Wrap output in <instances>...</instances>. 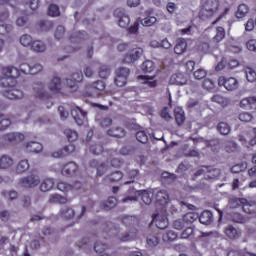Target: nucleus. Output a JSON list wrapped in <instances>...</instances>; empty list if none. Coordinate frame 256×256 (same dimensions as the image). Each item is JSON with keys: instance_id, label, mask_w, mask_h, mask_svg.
Here are the masks:
<instances>
[{"instance_id": "19", "label": "nucleus", "mask_w": 256, "mask_h": 256, "mask_svg": "<svg viewBox=\"0 0 256 256\" xmlns=\"http://www.w3.org/2000/svg\"><path fill=\"white\" fill-rule=\"evenodd\" d=\"M240 107L243 109H256V97L250 96L242 99L240 102Z\"/></svg>"}, {"instance_id": "23", "label": "nucleus", "mask_w": 256, "mask_h": 256, "mask_svg": "<svg viewBox=\"0 0 256 256\" xmlns=\"http://www.w3.org/2000/svg\"><path fill=\"white\" fill-rule=\"evenodd\" d=\"M146 243L148 247H157L161 243V236L157 233L149 234L146 238Z\"/></svg>"}, {"instance_id": "14", "label": "nucleus", "mask_w": 256, "mask_h": 256, "mask_svg": "<svg viewBox=\"0 0 256 256\" xmlns=\"http://www.w3.org/2000/svg\"><path fill=\"white\" fill-rule=\"evenodd\" d=\"M34 97L37 99H47L49 98V93L45 90V84L37 83L33 86Z\"/></svg>"}, {"instance_id": "31", "label": "nucleus", "mask_w": 256, "mask_h": 256, "mask_svg": "<svg viewBox=\"0 0 256 256\" xmlns=\"http://www.w3.org/2000/svg\"><path fill=\"white\" fill-rule=\"evenodd\" d=\"M26 149L29 153H41L43 145L39 142H30L26 145Z\"/></svg>"}, {"instance_id": "12", "label": "nucleus", "mask_w": 256, "mask_h": 256, "mask_svg": "<svg viewBox=\"0 0 256 256\" xmlns=\"http://www.w3.org/2000/svg\"><path fill=\"white\" fill-rule=\"evenodd\" d=\"M2 74L4 75L5 79L3 81H7L9 83V79H19L21 72L19 69L10 66L2 69Z\"/></svg>"}, {"instance_id": "4", "label": "nucleus", "mask_w": 256, "mask_h": 256, "mask_svg": "<svg viewBox=\"0 0 256 256\" xmlns=\"http://www.w3.org/2000/svg\"><path fill=\"white\" fill-rule=\"evenodd\" d=\"M21 187H24V189H33L41 183V178H39L38 175L31 174L29 176H26L19 181Z\"/></svg>"}, {"instance_id": "64", "label": "nucleus", "mask_w": 256, "mask_h": 256, "mask_svg": "<svg viewBox=\"0 0 256 256\" xmlns=\"http://www.w3.org/2000/svg\"><path fill=\"white\" fill-rule=\"evenodd\" d=\"M246 47L249 51H256V39H250L246 43Z\"/></svg>"}, {"instance_id": "48", "label": "nucleus", "mask_w": 256, "mask_h": 256, "mask_svg": "<svg viewBox=\"0 0 256 256\" xmlns=\"http://www.w3.org/2000/svg\"><path fill=\"white\" fill-rule=\"evenodd\" d=\"M155 69V64L153 61L147 60L142 64V71L144 73H151Z\"/></svg>"}, {"instance_id": "11", "label": "nucleus", "mask_w": 256, "mask_h": 256, "mask_svg": "<svg viewBox=\"0 0 256 256\" xmlns=\"http://www.w3.org/2000/svg\"><path fill=\"white\" fill-rule=\"evenodd\" d=\"M65 88V82L60 77H54L48 83V89L52 93H61Z\"/></svg>"}, {"instance_id": "49", "label": "nucleus", "mask_w": 256, "mask_h": 256, "mask_svg": "<svg viewBox=\"0 0 256 256\" xmlns=\"http://www.w3.org/2000/svg\"><path fill=\"white\" fill-rule=\"evenodd\" d=\"M246 79L249 81V83H254L256 81V72L252 68H246Z\"/></svg>"}, {"instance_id": "5", "label": "nucleus", "mask_w": 256, "mask_h": 256, "mask_svg": "<svg viewBox=\"0 0 256 256\" xmlns=\"http://www.w3.org/2000/svg\"><path fill=\"white\" fill-rule=\"evenodd\" d=\"M114 16L118 19L119 27H121L122 29H127V27H129V23H131V18L124 9H116L114 11Z\"/></svg>"}, {"instance_id": "21", "label": "nucleus", "mask_w": 256, "mask_h": 256, "mask_svg": "<svg viewBox=\"0 0 256 256\" xmlns=\"http://www.w3.org/2000/svg\"><path fill=\"white\" fill-rule=\"evenodd\" d=\"M186 51H187V40L180 38L174 47V53H176V55H183V53H185Z\"/></svg>"}, {"instance_id": "20", "label": "nucleus", "mask_w": 256, "mask_h": 256, "mask_svg": "<svg viewBox=\"0 0 256 256\" xmlns=\"http://www.w3.org/2000/svg\"><path fill=\"white\" fill-rule=\"evenodd\" d=\"M139 81H141L142 85H147L148 87H157V80H155V76L149 75H140L138 76Z\"/></svg>"}, {"instance_id": "36", "label": "nucleus", "mask_w": 256, "mask_h": 256, "mask_svg": "<svg viewBox=\"0 0 256 256\" xmlns=\"http://www.w3.org/2000/svg\"><path fill=\"white\" fill-rule=\"evenodd\" d=\"M248 13H249V7L245 4H240L236 12V17L237 19H243V17H245V15H247Z\"/></svg>"}, {"instance_id": "45", "label": "nucleus", "mask_w": 256, "mask_h": 256, "mask_svg": "<svg viewBox=\"0 0 256 256\" xmlns=\"http://www.w3.org/2000/svg\"><path fill=\"white\" fill-rule=\"evenodd\" d=\"M109 171H111V168L106 163H100L97 166V175L99 177L105 175V173H109Z\"/></svg>"}, {"instance_id": "54", "label": "nucleus", "mask_w": 256, "mask_h": 256, "mask_svg": "<svg viewBox=\"0 0 256 256\" xmlns=\"http://www.w3.org/2000/svg\"><path fill=\"white\" fill-rule=\"evenodd\" d=\"M136 139L139 141V143H147L149 141V137L145 131H138L136 133Z\"/></svg>"}, {"instance_id": "52", "label": "nucleus", "mask_w": 256, "mask_h": 256, "mask_svg": "<svg viewBox=\"0 0 256 256\" xmlns=\"http://www.w3.org/2000/svg\"><path fill=\"white\" fill-rule=\"evenodd\" d=\"M60 13L61 12L59 11V6H57L55 4H52L49 6L48 15L50 17H59Z\"/></svg>"}, {"instance_id": "38", "label": "nucleus", "mask_w": 256, "mask_h": 256, "mask_svg": "<svg viewBox=\"0 0 256 256\" xmlns=\"http://www.w3.org/2000/svg\"><path fill=\"white\" fill-rule=\"evenodd\" d=\"M193 77L197 81H201V79L207 77V70H205V68H198L193 72Z\"/></svg>"}, {"instance_id": "32", "label": "nucleus", "mask_w": 256, "mask_h": 256, "mask_svg": "<svg viewBox=\"0 0 256 256\" xmlns=\"http://www.w3.org/2000/svg\"><path fill=\"white\" fill-rule=\"evenodd\" d=\"M219 175H221V170L213 168L211 166H207V171L205 175L206 179H217L219 178Z\"/></svg>"}, {"instance_id": "16", "label": "nucleus", "mask_w": 256, "mask_h": 256, "mask_svg": "<svg viewBox=\"0 0 256 256\" xmlns=\"http://www.w3.org/2000/svg\"><path fill=\"white\" fill-rule=\"evenodd\" d=\"M171 85H187V76L183 72H177L170 77Z\"/></svg>"}, {"instance_id": "28", "label": "nucleus", "mask_w": 256, "mask_h": 256, "mask_svg": "<svg viewBox=\"0 0 256 256\" xmlns=\"http://www.w3.org/2000/svg\"><path fill=\"white\" fill-rule=\"evenodd\" d=\"M107 135L120 139L121 137H125V130L122 127H113L107 131Z\"/></svg>"}, {"instance_id": "61", "label": "nucleus", "mask_w": 256, "mask_h": 256, "mask_svg": "<svg viewBox=\"0 0 256 256\" xmlns=\"http://www.w3.org/2000/svg\"><path fill=\"white\" fill-rule=\"evenodd\" d=\"M4 137H5L6 141H10V143H11L13 141H17L19 139V137H21V134L11 132V133L6 134Z\"/></svg>"}, {"instance_id": "13", "label": "nucleus", "mask_w": 256, "mask_h": 256, "mask_svg": "<svg viewBox=\"0 0 256 256\" xmlns=\"http://www.w3.org/2000/svg\"><path fill=\"white\" fill-rule=\"evenodd\" d=\"M83 81V73L81 71L74 72L71 79H66V84L69 89L75 91L77 89V83Z\"/></svg>"}, {"instance_id": "26", "label": "nucleus", "mask_w": 256, "mask_h": 256, "mask_svg": "<svg viewBox=\"0 0 256 256\" xmlns=\"http://www.w3.org/2000/svg\"><path fill=\"white\" fill-rule=\"evenodd\" d=\"M174 117L177 125H183L185 123V111H183V108L176 107L174 109Z\"/></svg>"}, {"instance_id": "42", "label": "nucleus", "mask_w": 256, "mask_h": 256, "mask_svg": "<svg viewBox=\"0 0 256 256\" xmlns=\"http://www.w3.org/2000/svg\"><path fill=\"white\" fill-rule=\"evenodd\" d=\"M224 149L226 153H235V151L238 149V146L237 143L233 141H226L224 143Z\"/></svg>"}, {"instance_id": "47", "label": "nucleus", "mask_w": 256, "mask_h": 256, "mask_svg": "<svg viewBox=\"0 0 256 256\" xmlns=\"http://www.w3.org/2000/svg\"><path fill=\"white\" fill-rule=\"evenodd\" d=\"M162 239L165 242L175 241V239H177V234L173 230H168L165 234H163Z\"/></svg>"}, {"instance_id": "39", "label": "nucleus", "mask_w": 256, "mask_h": 256, "mask_svg": "<svg viewBox=\"0 0 256 256\" xmlns=\"http://www.w3.org/2000/svg\"><path fill=\"white\" fill-rule=\"evenodd\" d=\"M184 223H195L199 219V213L189 212L184 215Z\"/></svg>"}, {"instance_id": "40", "label": "nucleus", "mask_w": 256, "mask_h": 256, "mask_svg": "<svg viewBox=\"0 0 256 256\" xmlns=\"http://www.w3.org/2000/svg\"><path fill=\"white\" fill-rule=\"evenodd\" d=\"M117 205V198L115 197H109L103 204V209H114V207Z\"/></svg>"}, {"instance_id": "57", "label": "nucleus", "mask_w": 256, "mask_h": 256, "mask_svg": "<svg viewBox=\"0 0 256 256\" xmlns=\"http://www.w3.org/2000/svg\"><path fill=\"white\" fill-rule=\"evenodd\" d=\"M90 151L93 155H101V153H103V146L101 144H92L90 146Z\"/></svg>"}, {"instance_id": "46", "label": "nucleus", "mask_w": 256, "mask_h": 256, "mask_svg": "<svg viewBox=\"0 0 256 256\" xmlns=\"http://www.w3.org/2000/svg\"><path fill=\"white\" fill-rule=\"evenodd\" d=\"M61 215L64 219H73L75 217V210L73 208H64L61 210Z\"/></svg>"}, {"instance_id": "56", "label": "nucleus", "mask_w": 256, "mask_h": 256, "mask_svg": "<svg viewBox=\"0 0 256 256\" xmlns=\"http://www.w3.org/2000/svg\"><path fill=\"white\" fill-rule=\"evenodd\" d=\"M178 9H179V6H177L175 2H168L166 5V10L170 15L177 13Z\"/></svg>"}, {"instance_id": "44", "label": "nucleus", "mask_w": 256, "mask_h": 256, "mask_svg": "<svg viewBox=\"0 0 256 256\" xmlns=\"http://www.w3.org/2000/svg\"><path fill=\"white\" fill-rule=\"evenodd\" d=\"M49 203H67V198L59 195V194H52L48 199Z\"/></svg>"}, {"instance_id": "25", "label": "nucleus", "mask_w": 256, "mask_h": 256, "mask_svg": "<svg viewBox=\"0 0 256 256\" xmlns=\"http://www.w3.org/2000/svg\"><path fill=\"white\" fill-rule=\"evenodd\" d=\"M13 158L9 155H3L0 157V169H9V167H13Z\"/></svg>"}, {"instance_id": "59", "label": "nucleus", "mask_w": 256, "mask_h": 256, "mask_svg": "<svg viewBox=\"0 0 256 256\" xmlns=\"http://www.w3.org/2000/svg\"><path fill=\"white\" fill-rule=\"evenodd\" d=\"M112 123H113V120L107 117H104L98 120V125H100V127H102L103 129H105V127H109V125H111Z\"/></svg>"}, {"instance_id": "55", "label": "nucleus", "mask_w": 256, "mask_h": 256, "mask_svg": "<svg viewBox=\"0 0 256 256\" xmlns=\"http://www.w3.org/2000/svg\"><path fill=\"white\" fill-rule=\"evenodd\" d=\"M215 41H223L225 39V28L218 27L216 29V35L214 36Z\"/></svg>"}, {"instance_id": "3", "label": "nucleus", "mask_w": 256, "mask_h": 256, "mask_svg": "<svg viewBox=\"0 0 256 256\" xmlns=\"http://www.w3.org/2000/svg\"><path fill=\"white\" fill-rule=\"evenodd\" d=\"M219 87H225L227 91H235L239 88V81L235 77L226 78L225 76H220L218 78Z\"/></svg>"}, {"instance_id": "63", "label": "nucleus", "mask_w": 256, "mask_h": 256, "mask_svg": "<svg viewBox=\"0 0 256 256\" xmlns=\"http://www.w3.org/2000/svg\"><path fill=\"white\" fill-rule=\"evenodd\" d=\"M247 169V164H237L231 168L233 173H241V171H245Z\"/></svg>"}, {"instance_id": "43", "label": "nucleus", "mask_w": 256, "mask_h": 256, "mask_svg": "<svg viewBox=\"0 0 256 256\" xmlns=\"http://www.w3.org/2000/svg\"><path fill=\"white\" fill-rule=\"evenodd\" d=\"M20 44L23 47H30V45H33V38L29 34H24L20 37Z\"/></svg>"}, {"instance_id": "8", "label": "nucleus", "mask_w": 256, "mask_h": 256, "mask_svg": "<svg viewBox=\"0 0 256 256\" xmlns=\"http://www.w3.org/2000/svg\"><path fill=\"white\" fill-rule=\"evenodd\" d=\"M141 55H143V48H134L124 55L123 61L127 64L135 63L139 61Z\"/></svg>"}, {"instance_id": "58", "label": "nucleus", "mask_w": 256, "mask_h": 256, "mask_svg": "<svg viewBox=\"0 0 256 256\" xmlns=\"http://www.w3.org/2000/svg\"><path fill=\"white\" fill-rule=\"evenodd\" d=\"M55 39H63L65 37V27L58 26L54 32Z\"/></svg>"}, {"instance_id": "10", "label": "nucleus", "mask_w": 256, "mask_h": 256, "mask_svg": "<svg viewBox=\"0 0 256 256\" xmlns=\"http://www.w3.org/2000/svg\"><path fill=\"white\" fill-rule=\"evenodd\" d=\"M105 87V82L98 80L92 84L86 85V93H88L89 97H91V91H95V93L103 95V93H105Z\"/></svg>"}, {"instance_id": "29", "label": "nucleus", "mask_w": 256, "mask_h": 256, "mask_svg": "<svg viewBox=\"0 0 256 256\" xmlns=\"http://www.w3.org/2000/svg\"><path fill=\"white\" fill-rule=\"evenodd\" d=\"M47 49V46L45 45V42L41 40H35L32 42L31 50L35 53H43Z\"/></svg>"}, {"instance_id": "50", "label": "nucleus", "mask_w": 256, "mask_h": 256, "mask_svg": "<svg viewBox=\"0 0 256 256\" xmlns=\"http://www.w3.org/2000/svg\"><path fill=\"white\" fill-rule=\"evenodd\" d=\"M11 125V120L7 116L0 115V131L7 129Z\"/></svg>"}, {"instance_id": "33", "label": "nucleus", "mask_w": 256, "mask_h": 256, "mask_svg": "<svg viewBox=\"0 0 256 256\" xmlns=\"http://www.w3.org/2000/svg\"><path fill=\"white\" fill-rule=\"evenodd\" d=\"M27 169H29V160L27 159L19 161L16 165V173L18 174L25 173Z\"/></svg>"}, {"instance_id": "60", "label": "nucleus", "mask_w": 256, "mask_h": 256, "mask_svg": "<svg viewBox=\"0 0 256 256\" xmlns=\"http://www.w3.org/2000/svg\"><path fill=\"white\" fill-rule=\"evenodd\" d=\"M41 71H43V65L39 63L31 65L30 75H37V73H41Z\"/></svg>"}, {"instance_id": "15", "label": "nucleus", "mask_w": 256, "mask_h": 256, "mask_svg": "<svg viewBox=\"0 0 256 256\" xmlns=\"http://www.w3.org/2000/svg\"><path fill=\"white\" fill-rule=\"evenodd\" d=\"M71 115L77 125H83V121H85V118L87 117V112H83L81 108L75 107L72 109Z\"/></svg>"}, {"instance_id": "22", "label": "nucleus", "mask_w": 256, "mask_h": 256, "mask_svg": "<svg viewBox=\"0 0 256 256\" xmlns=\"http://www.w3.org/2000/svg\"><path fill=\"white\" fill-rule=\"evenodd\" d=\"M198 219L202 225H211V223H213V213L206 210L198 217Z\"/></svg>"}, {"instance_id": "24", "label": "nucleus", "mask_w": 256, "mask_h": 256, "mask_svg": "<svg viewBox=\"0 0 256 256\" xmlns=\"http://www.w3.org/2000/svg\"><path fill=\"white\" fill-rule=\"evenodd\" d=\"M156 201L160 205H167L169 203V193L167 190H160L156 193Z\"/></svg>"}, {"instance_id": "30", "label": "nucleus", "mask_w": 256, "mask_h": 256, "mask_svg": "<svg viewBox=\"0 0 256 256\" xmlns=\"http://www.w3.org/2000/svg\"><path fill=\"white\" fill-rule=\"evenodd\" d=\"M55 185V181H53V179L51 178H46L42 181L41 185H40V190L43 193H47V191H51V189H53V186Z\"/></svg>"}, {"instance_id": "62", "label": "nucleus", "mask_w": 256, "mask_h": 256, "mask_svg": "<svg viewBox=\"0 0 256 256\" xmlns=\"http://www.w3.org/2000/svg\"><path fill=\"white\" fill-rule=\"evenodd\" d=\"M174 229H177L178 231H181L183 227H185V220L183 219H177L173 222Z\"/></svg>"}, {"instance_id": "6", "label": "nucleus", "mask_w": 256, "mask_h": 256, "mask_svg": "<svg viewBox=\"0 0 256 256\" xmlns=\"http://www.w3.org/2000/svg\"><path fill=\"white\" fill-rule=\"evenodd\" d=\"M249 140V145L251 147L256 145V128H252L250 131L248 132H242L239 136H238V140L240 141V143H242V145H248V141Z\"/></svg>"}, {"instance_id": "1", "label": "nucleus", "mask_w": 256, "mask_h": 256, "mask_svg": "<svg viewBox=\"0 0 256 256\" xmlns=\"http://www.w3.org/2000/svg\"><path fill=\"white\" fill-rule=\"evenodd\" d=\"M219 9V0H203L202 8L199 12V17L202 21L211 19Z\"/></svg>"}, {"instance_id": "34", "label": "nucleus", "mask_w": 256, "mask_h": 256, "mask_svg": "<svg viewBox=\"0 0 256 256\" xmlns=\"http://www.w3.org/2000/svg\"><path fill=\"white\" fill-rule=\"evenodd\" d=\"M140 23L143 25V27H153V25L157 23V17L148 15L142 19Z\"/></svg>"}, {"instance_id": "9", "label": "nucleus", "mask_w": 256, "mask_h": 256, "mask_svg": "<svg viewBox=\"0 0 256 256\" xmlns=\"http://www.w3.org/2000/svg\"><path fill=\"white\" fill-rule=\"evenodd\" d=\"M128 68H119L116 72L115 83L118 87H125L127 85V77H129Z\"/></svg>"}, {"instance_id": "18", "label": "nucleus", "mask_w": 256, "mask_h": 256, "mask_svg": "<svg viewBox=\"0 0 256 256\" xmlns=\"http://www.w3.org/2000/svg\"><path fill=\"white\" fill-rule=\"evenodd\" d=\"M79 171V166H77V163L75 162H70L64 165L62 168V175H65L66 177H70L75 175Z\"/></svg>"}, {"instance_id": "51", "label": "nucleus", "mask_w": 256, "mask_h": 256, "mask_svg": "<svg viewBox=\"0 0 256 256\" xmlns=\"http://www.w3.org/2000/svg\"><path fill=\"white\" fill-rule=\"evenodd\" d=\"M238 119L243 123H249V121L253 120V114L249 112H241L238 116Z\"/></svg>"}, {"instance_id": "2", "label": "nucleus", "mask_w": 256, "mask_h": 256, "mask_svg": "<svg viewBox=\"0 0 256 256\" xmlns=\"http://www.w3.org/2000/svg\"><path fill=\"white\" fill-rule=\"evenodd\" d=\"M1 87H2L1 93L7 99L16 100V99H23V97H25V93L23 92V90L17 88V86L15 85L9 84L7 80H2Z\"/></svg>"}, {"instance_id": "17", "label": "nucleus", "mask_w": 256, "mask_h": 256, "mask_svg": "<svg viewBox=\"0 0 256 256\" xmlns=\"http://www.w3.org/2000/svg\"><path fill=\"white\" fill-rule=\"evenodd\" d=\"M235 203L237 205H243L242 209L244 213H256V204L255 203H249L245 199H235Z\"/></svg>"}, {"instance_id": "27", "label": "nucleus", "mask_w": 256, "mask_h": 256, "mask_svg": "<svg viewBox=\"0 0 256 256\" xmlns=\"http://www.w3.org/2000/svg\"><path fill=\"white\" fill-rule=\"evenodd\" d=\"M225 235L226 237H229V239H238V237H241V232L232 225H229L225 229Z\"/></svg>"}, {"instance_id": "37", "label": "nucleus", "mask_w": 256, "mask_h": 256, "mask_svg": "<svg viewBox=\"0 0 256 256\" xmlns=\"http://www.w3.org/2000/svg\"><path fill=\"white\" fill-rule=\"evenodd\" d=\"M98 74L101 79H107L111 75V68L107 65H100Z\"/></svg>"}, {"instance_id": "53", "label": "nucleus", "mask_w": 256, "mask_h": 256, "mask_svg": "<svg viewBox=\"0 0 256 256\" xmlns=\"http://www.w3.org/2000/svg\"><path fill=\"white\" fill-rule=\"evenodd\" d=\"M65 135L68 139V141H70V143H73V141H77V132L71 129H66L65 130Z\"/></svg>"}, {"instance_id": "7", "label": "nucleus", "mask_w": 256, "mask_h": 256, "mask_svg": "<svg viewBox=\"0 0 256 256\" xmlns=\"http://www.w3.org/2000/svg\"><path fill=\"white\" fill-rule=\"evenodd\" d=\"M158 229H167L169 227V219L167 218V211L162 210L158 212L153 219Z\"/></svg>"}, {"instance_id": "35", "label": "nucleus", "mask_w": 256, "mask_h": 256, "mask_svg": "<svg viewBox=\"0 0 256 256\" xmlns=\"http://www.w3.org/2000/svg\"><path fill=\"white\" fill-rule=\"evenodd\" d=\"M217 130L219 133H221V135H229V133H231V126H229V124L226 122H220L217 125Z\"/></svg>"}, {"instance_id": "41", "label": "nucleus", "mask_w": 256, "mask_h": 256, "mask_svg": "<svg viewBox=\"0 0 256 256\" xmlns=\"http://www.w3.org/2000/svg\"><path fill=\"white\" fill-rule=\"evenodd\" d=\"M140 193L142 195V201L145 203V205H151V203H153V196H151L149 191L141 190Z\"/></svg>"}]
</instances>
